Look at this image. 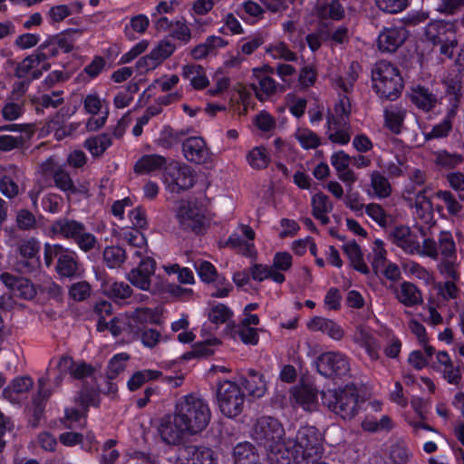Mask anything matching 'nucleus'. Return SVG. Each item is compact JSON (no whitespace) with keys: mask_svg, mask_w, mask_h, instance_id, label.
Returning a JSON list of instances; mask_svg holds the SVG:
<instances>
[{"mask_svg":"<svg viewBox=\"0 0 464 464\" xmlns=\"http://www.w3.org/2000/svg\"><path fill=\"white\" fill-rule=\"evenodd\" d=\"M284 433L272 417H262L254 426L253 437L266 449L269 464H310L323 450V436L314 426L301 427L293 438L284 439Z\"/></svg>","mask_w":464,"mask_h":464,"instance_id":"1","label":"nucleus"},{"mask_svg":"<svg viewBox=\"0 0 464 464\" xmlns=\"http://www.w3.org/2000/svg\"><path fill=\"white\" fill-rule=\"evenodd\" d=\"M211 419L208 402L195 394H188L178 400L174 413L165 416L160 422V433L168 444L180 442L186 434H198L204 430Z\"/></svg>","mask_w":464,"mask_h":464,"instance_id":"2","label":"nucleus"},{"mask_svg":"<svg viewBox=\"0 0 464 464\" xmlns=\"http://www.w3.org/2000/svg\"><path fill=\"white\" fill-rule=\"evenodd\" d=\"M322 401L329 411L344 420H353L364 402L359 388L353 383L324 391Z\"/></svg>","mask_w":464,"mask_h":464,"instance_id":"3","label":"nucleus"},{"mask_svg":"<svg viewBox=\"0 0 464 464\" xmlns=\"http://www.w3.org/2000/svg\"><path fill=\"white\" fill-rule=\"evenodd\" d=\"M372 89L385 100L394 101L401 93L403 80L399 69L386 61L375 63L372 71Z\"/></svg>","mask_w":464,"mask_h":464,"instance_id":"4","label":"nucleus"},{"mask_svg":"<svg viewBox=\"0 0 464 464\" xmlns=\"http://www.w3.org/2000/svg\"><path fill=\"white\" fill-rule=\"evenodd\" d=\"M217 401L221 413L227 418L238 416L244 408L245 395L240 387L230 381L219 382Z\"/></svg>","mask_w":464,"mask_h":464,"instance_id":"5","label":"nucleus"},{"mask_svg":"<svg viewBox=\"0 0 464 464\" xmlns=\"http://www.w3.org/2000/svg\"><path fill=\"white\" fill-rule=\"evenodd\" d=\"M53 256L57 258L56 271L61 277L72 278L78 274L79 263L75 251L63 248L60 245H44V259L47 266Z\"/></svg>","mask_w":464,"mask_h":464,"instance_id":"6","label":"nucleus"},{"mask_svg":"<svg viewBox=\"0 0 464 464\" xmlns=\"http://www.w3.org/2000/svg\"><path fill=\"white\" fill-rule=\"evenodd\" d=\"M138 266L132 268L128 276V280L136 287L143 291L160 292L165 289L163 281H160L152 288V276L155 273L156 263L153 258L144 256L138 258Z\"/></svg>","mask_w":464,"mask_h":464,"instance_id":"7","label":"nucleus"},{"mask_svg":"<svg viewBox=\"0 0 464 464\" xmlns=\"http://www.w3.org/2000/svg\"><path fill=\"white\" fill-rule=\"evenodd\" d=\"M317 370L325 377H346L351 372V360L341 352L322 353L316 362Z\"/></svg>","mask_w":464,"mask_h":464,"instance_id":"8","label":"nucleus"},{"mask_svg":"<svg viewBox=\"0 0 464 464\" xmlns=\"http://www.w3.org/2000/svg\"><path fill=\"white\" fill-rule=\"evenodd\" d=\"M83 108L88 114L99 115L97 118L88 119L86 122L88 131H96L104 126L109 116V103L98 92L92 91L84 97Z\"/></svg>","mask_w":464,"mask_h":464,"instance_id":"9","label":"nucleus"},{"mask_svg":"<svg viewBox=\"0 0 464 464\" xmlns=\"http://www.w3.org/2000/svg\"><path fill=\"white\" fill-rule=\"evenodd\" d=\"M215 451L205 446L188 445L180 448L174 464H218Z\"/></svg>","mask_w":464,"mask_h":464,"instance_id":"10","label":"nucleus"},{"mask_svg":"<svg viewBox=\"0 0 464 464\" xmlns=\"http://www.w3.org/2000/svg\"><path fill=\"white\" fill-rule=\"evenodd\" d=\"M50 68L46 55L38 49L31 55L24 58L16 68V75L19 78L37 79L44 72Z\"/></svg>","mask_w":464,"mask_h":464,"instance_id":"11","label":"nucleus"},{"mask_svg":"<svg viewBox=\"0 0 464 464\" xmlns=\"http://www.w3.org/2000/svg\"><path fill=\"white\" fill-rule=\"evenodd\" d=\"M40 242L34 237L25 238L18 244V253L21 259L16 264V268L22 273H29L40 265L39 260Z\"/></svg>","mask_w":464,"mask_h":464,"instance_id":"12","label":"nucleus"},{"mask_svg":"<svg viewBox=\"0 0 464 464\" xmlns=\"http://www.w3.org/2000/svg\"><path fill=\"white\" fill-rule=\"evenodd\" d=\"M164 181L172 191H179L191 188L195 179L188 166L171 163L164 175Z\"/></svg>","mask_w":464,"mask_h":464,"instance_id":"13","label":"nucleus"},{"mask_svg":"<svg viewBox=\"0 0 464 464\" xmlns=\"http://www.w3.org/2000/svg\"><path fill=\"white\" fill-rule=\"evenodd\" d=\"M352 340L364 350L371 362L380 360V344L372 329L363 324L358 325L352 334Z\"/></svg>","mask_w":464,"mask_h":464,"instance_id":"14","label":"nucleus"},{"mask_svg":"<svg viewBox=\"0 0 464 464\" xmlns=\"http://www.w3.org/2000/svg\"><path fill=\"white\" fill-rule=\"evenodd\" d=\"M389 239L405 253L413 255L420 252V239L407 226H395L389 231Z\"/></svg>","mask_w":464,"mask_h":464,"instance_id":"15","label":"nucleus"},{"mask_svg":"<svg viewBox=\"0 0 464 464\" xmlns=\"http://www.w3.org/2000/svg\"><path fill=\"white\" fill-rule=\"evenodd\" d=\"M459 87H452V91L447 92V98L450 103V109L447 113V117L439 124L435 125L430 132L424 134L426 140L439 139L446 137L452 128L451 119L457 113L459 103Z\"/></svg>","mask_w":464,"mask_h":464,"instance_id":"16","label":"nucleus"},{"mask_svg":"<svg viewBox=\"0 0 464 464\" xmlns=\"http://www.w3.org/2000/svg\"><path fill=\"white\" fill-rule=\"evenodd\" d=\"M177 218L184 229L196 230L203 225V210L195 202L182 201L177 210Z\"/></svg>","mask_w":464,"mask_h":464,"instance_id":"17","label":"nucleus"},{"mask_svg":"<svg viewBox=\"0 0 464 464\" xmlns=\"http://www.w3.org/2000/svg\"><path fill=\"white\" fill-rule=\"evenodd\" d=\"M57 374L54 377V382L58 386L65 373L70 374L75 379H82L89 376L92 372V368L85 362L74 363L72 359L69 356H62L57 362Z\"/></svg>","mask_w":464,"mask_h":464,"instance_id":"18","label":"nucleus"},{"mask_svg":"<svg viewBox=\"0 0 464 464\" xmlns=\"http://www.w3.org/2000/svg\"><path fill=\"white\" fill-rule=\"evenodd\" d=\"M407 36L404 27L384 28L378 35L377 46L382 53H393L404 43Z\"/></svg>","mask_w":464,"mask_h":464,"instance_id":"19","label":"nucleus"},{"mask_svg":"<svg viewBox=\"0 0 464 464\" xmlns=\"http://www.w3.org/2000/svg\"><path fill=\"white\" fill-rule=\"evenodd\" d=\"M23 177L20 169L14 165L2 168L0 172V191L8 198L16 197L20 192L18 182Z\"/></svg>","mask_w":464,"mask_h":464,"instance_id":"20","label":"nucleus"},{"mask_svg":"<svg viewBox=\"0 0 464 464\" xmlns=\"http://www.w3.org/2000/svg\"><path fill=\"white\" fill-rule=\"evenodd\" d=\"M306 327L312 332H321L334 341L344 337V329L333 319L323 316H314L306 323Z\"/></svg>","mask_w":464,"mask_h":464,"instance_id":"21","label":"nucleus"},{"mask_svg":"<svg viewBox=\"0 0 464 464\" xmlns=\"http://www.w3.org/2000/svg\"><path fill=\"white\" fill-rule=\"evenodd\" d=\"M39 48L49 60L60 53L71 52L73 49V39L70 34H58L45 41Z\"/></svg>","mask_w":464,"mask_h":464,"instance_id":"22","label":"nucleus"},{"mask_svg":"<svg viewBox=\"0 0 464 464\" xmlns=\"http://www.w3.org/2000/svg\"><path fill=\"white\" fill-rule=\"evenodd\" d=\"M351 133L349 121H339L335 117H328L326 134L333 143L341 146L348 144L351 140Z\"/></svg>","mask_w":464,"mask_h":464,"instance_id":"23","label":"nucleus"},{"mask_svg":"<svg viewBox=\"0 0 464 464\" xmlns=\"http://www.w3.org/2000/svg\"><path fill=\"white\" fill-rule=\"evenodd\" d=\"M1 280L14 295L24 299H31L36 294L34 286L26 278L16 277L9 273H4L1 275Z\"/></svg>","mask_w":464,"mask_h":464,"instance_id":"24","label":"nucleus"},{"mask_svg":"<svg viewBox=\"0 0 464 464\" xmlns=\"http://www.w3.org/2000/svg\"><path fill=\"white\" fill-rule=\"evenodd\" d=\"M185 158L191 162L199 164L204 162L208 157V150L203 139L199 137H190L187 139L182 145Z\"/></svg>","mask_w":464,"mask_h":464,"instance_id":"25","label":"nucleus"},{"mask_svg":"<svg viewBox=\"0 0 464 464\" xmlns=\"http://www.w3.org/2000/svg\"><path fill=\"white\" fill-rule=\"evenodd\" d=\"M407 115L406 109L401 104H391L383 111L384 125L392 133L402 131L404 120Z\"/></svg>","mask_w":464,"mask_h":464,"instance_id":"26","label":"nucleus"},{"mask_svg":"<svg viewBox=\"0 0 464 464\" xmlns=\"http://www.w3.org/2000/svg\"><path fill=\"white\" fill-rule=\"evenodd\" d=\"M182 77L189 82L191 87L200 91L207 88L209 84L205 69L199 64H185L181 68Z\"/></svg>","mask_w":464,"mask_h":464,"instance_id":"27","label":"nucleus"},{"mask_svg":"<svg viewBox=\"0 0 464 464\" xmlns=\"http://www.w3.org/2000/svg\"><path fill=\"white\" fill-rule=\"evenodd\" d=\"M396 299L406 306H414L422 303L420 290L412 283L402 282L394 289Z\"/></svg>","mask_w":464,"mask_h":464,"instance_id":"28","label":"nucleus"},{"mask_svg":"<svg viewBox=\"0 0 464 464\" xmlns=\"http://www.w3.org/2000/svg\"><path fill=\"white\" fill-rule=\"evenodd\" d=\"M296 404L304 411H313L317 408V391L308 385L295 387L291 391Z\"/></svg>","mask_w":464,"mask_h":464,"instance_id":"29","label":"nucleus"},{"mask_svg":"<svg viewBox=\"0 0 464 464\" xmlns=\"http://www.w3.org/2000/svg\"><path fill=\"white\" fill-rule=\"evenodd\" d=\"M359 69L357 63H352L343 73L333 74L331 81L334 87L340 92H349L358 78Z\"/></svg>","mask_w":464,"mask_h":464,"instance_id":"30","label":"nucleus"},{"mask_svg":"<svg viewBox=\"0 0 464 464\" xmlns=\"http://www.w3.org/2000/svg\"><path fill=\"white\" fill-rule=\"evenodd\" d=\"M454 34V24L442 20L432 21L425 28L426 38L433 44L443 43Z\"/></svg>","mask_w":464,"mask_h":464,"instance_id":"31","label":"nucleus"},{"mask_svg":"<svg viewBox=\"0 0 464 464\" xmlns=\"http://www.w3.org/2000/svg\"><path fill=\"white\" fill-rule=\"evenodd\" d=\"M430 189L423 188L415 197V215L423 223L429 224L433 218V208L430 200Z\"/></svg>","mask_w":464,"mask_h":464,"instance_id":"32","label":"nucleus"},{"mask_svg":"<svg viewBox=\"0 0 464 464\" xmlns=\"http://www.w3.org/2000/svg\"><path fill=\"white\" fill-rule=\"evenodd\" d=\"M167 168V160L158 154L142 156L135 164L134 170L139 174H153Z\"/></svg>","mask_w":464,"mask_h":464,"instance_id":"33","label":"nucleus"},{"mask_svg":"<svg viewBox=\"0 0 464 464\" xmlns=\"http://www.w3.org/2000/svg\"><path fill=\"white\" fill-rule=\"evenodd\" d=\"M122 237L130 246L133 257L141 258L148 256V243L142 233L136 229L128 228L123 232Z\"/></svg>","mask_w":464,"mask_h":464,"instance_id":"34","label":"nucleus"},{"mask_svg":"<svg viewBox=\"0 0 464 464\" xmlns=\"http://www.w3.org/2000/svg\"><path fill=\"white\" fill-rule=\"evenodd\" d=\"M411 102L420 110L429 111L438 103V97L432 93L428 88L416 86L412 88L411 92Z\"/></svg>","mask_w":464,"mask_h":464,"instance_id":"35","label":"nucleus"},{"mask_svg":"<svg viewBox=\"0 0 464 464\" xmlns=\"http://www.w3.org/2000/svg\"><path fill=\"white\" fill-rule=\"evenodd\" d=\"M371 188L367 189V194L377 198H386L392 191L388 179L380 171L374 170L370 175Z\"/></svg>","mask_w":464,"mask_h":464,"instance_id":"36","label":"nucleus"},{"mask_svg":"<svg viewBox=\"0 0 464 464\" xmlns=\"http://www.w3.org/2000/svg\"><path fill=\"white\" fill-rule=\"evenodd\" d=\"M233 458L236 464H259L256 450L248 441L239 442L234 447Z\"/></svg>","mask_w":464,"mask_h":464,"instance_id":"37","label":"nucleus"},{"mask_svg":"<svg viewBox=\"0 0 464 464\" xmlns=\"http://www.w3.org/2000/svg\"><path fill=\"white\" fill-rule=\"evenodd\" d=\"M343 250L350 260L351 266L362 274H368L369 268L363 260L359 245L355 241H347L343 245Z\"/></svg>","mask_w":464,"mask_h":464,"instance_id":"38","label":"nucleus"},{"mask_svg":"<svg viewBox=\"0 0 464 464\" xmlns=\"http://www.w3.org/2000/svg\"><path fill=\"white\" fill-rule=\"evenodd\" d=\"M84 229V226L75 220L59 219L52 226V231L64 238L75 240L80 233Z\"/></svg>","mask_w":464,"mask_h":464,"instance_id":"39","label":"nucleus"},{"mask_svg":"<svg viewBox=\"0 0 464 464\" xmlns=\"http://www.w3.org/2000/svg\"><path fill=\"white\" fill-rule=\"evenodd\" d=\"M33 380L28 376L17 377L5 388L3 395L9 401H14L18 395L27 392L33 387Z\"/></svg>","mask_w":464,"mask_h":464,"instance_id":"40","label":"nucleus"},{"mask_svg":"<svg viewBox=\"0 0 464 464\" xmlns=\"http://www.w3.org/2000/svg\"><path fill=\"white\" fill-rule=\"evenodd\" d=\"M251 277L257 282L271 279L276 284H283L285 276L282 273L274 272L272 266L267 265L255 264L250 267Z\"/></svg>","mask_w":464,"mask_h":464,"instance_id":"41","label":"nucleus"},{"mask_svg":"<svg viewBox=\"0 0 464 464\" xmlns=\"http://www.w3.org/2000/svg\"><path fill=\"white\" fill-rule=\"evenodd\" d=\"M314 217L323 224L329 221L328 213L332 210L333 205L328 197L323 193H317L312 198Z\"/></svg>","mask_w":464,"mask_h":464,"instance_id":"42","label":"nucleus"},{"mask_svg":"<svg viewBox=\"0 0 464 464\" xmlns=\"http://www.w3.org/2000/svg\"><path fill=\"white\" fill-rule=\"evenodd\" d=\"M111 144V137L106 133L92 136L84 141V147L93 157L102 155Z\"/></svg>","mask_w":464,"mask_h":464,"instance_id":"43","label":"nucleus"},{"mask_svg":"<svg viewBox=\"0 0 464 464\" xmlns=\"http://www.w3.org/2000/svg\"><path fill=\"white\" fill-rule=\"evenodd\" d=\"M254 75L258 79V86L256 88V97L260 101L269 99L276 92V82L269 76H259L261 72L259 69L253 70Z\"/></svg>","mask_w":464,"mask_h":464,"instance_id":"44","label":"nucleus"},{"mask_svg":"<svg viewBox=\"0 0 464 464\" xmlns=\"http://www.w3.org/2000/svg\"><path fill=\"white\" fill-rule=\"evenodd\" d=\"M246 162L255 169H266L270 163V155L264 146H256L246 154Z\"/></svg>","mask_w":464,"mask_h":464,"instance_id":"45","label":"nucleus"},{"mask_svg":"<svg viewBox=\"0 0 464 464\" xmlns=\"http://www.w3.org/2000/svg\"><path fill=\"white\" fill-rule=\"evenodd\" d=\"M87 406L82 404L80 409L74 407L66 408L64 425L68 429H77L85 426Z\"/></svg>","mask_w":464,"mask_h":464,"instance_id":"46","label":"nucleus"},{"mask_svg":"<svg viewBox=\"0 0 464 464\" xmlns=\"http://www.w3.org/2000/svg\"><path fill=\"white\" fill-rule=\"evenodd\" d=\"M438 247H439V256H441L440 259H448V258L457 259L456 244L454 242L453 237L450 232L442 231L440 233Z\"/></svg>","mask_w":464,"mask_h":464,"instance_id":"47","label":"nucleus"},{"mask_svg":"<svg viewBox=\"0 0 464 464\" xmlns=\"http://www.w3.org/2000/svg\"><path fill=\"white\" fill-rule=\"evenodd\" d=\"M105 295L115 299H126L131 295V288L123 282L107 280L102 285Z\"/></svg>","mask_w":464,"mask_h":464,"instance_id":"48","label":"nucleus"},{"mask_svg":"<svg viewBox=\"0 0 464 464\" xmlns=\"http://www.w3.org/2000/svg\"><path fill=\"white\" fill-rule=\"evenodd\" d=\"M383 353L389 359H397L401 351V341L392 331H386L382 335Z\"/></svg>","mask_w":464,"mask_h":464,"instance_id":"49","label":"nucleus"},{"mask_svg":"<svg viewBox=\"0 0 464 464\" xmlns=\"http://www.w3.org/2000/svg\"><path fill=\"white\" fill-rule=\"evenodd\" d=\"M160 375V372L155 370L138 371L134 372L128 380L127 387L131 392L136 391L147 382L158 379Z\"/></svg>","mask_w":464,"mask_h":464,"instance_id":"50","label":"nucleus"},{"mask_svg":"<svg viewBox=\"0 0 464 464\" xmlns=\"http://www.w3.org/2000/svg\"><path fill=\"white\" fill-rule=\"evenodd\" d=\"M295 137L304 150L315 149L321 144L320 137L307 128H298Z\"/></svg>","mask_w":464,"mask_h":464,"instance_id":"51","label":"nucleus"},{"mask_svg":"<svg viewBox=\"0 0 464 464\" xmlns=\"http://www.w3.org/2000/svg\"><path fill=\"white\" fill-rule=\"evenodd\" d=\"M244 386L249 395L256 398L262 397L266 390L264 376L258 373H252L245 380Z\"/></svg>","mask_w":464,"mask_h":464,"instance_id":"52","label":"nucleus"},{"mask_svg":"<svg viewBox=\"0 0 464 464\" xmlns=\"http://www.w3.org/2000/svg\"><path fill=\"white\" fill-rule=\"evenodd\" d=\"M438 270L445 280H460L459 264L454 258L440 259Z\"/></svg>","mask_w":464,"mask_h":464,"instance_id":"53","label":"nucleus"},{"mask_svg":"<svg viewBox=\"0 0 464 464\" xmlns=\"http://www.w3.org/2000/svg\"><path fill=\"white\" fill-rule=\"evenodd\" d=\"M233 337L239 339L242 343L248 345H256L258 343L257 329L253 326H246L238 324L233 329Z\"/></svg>","mask_w":464,"mask_h":464,"instance_id":"54","label":"nucleus"},{"mask_svg":"<svg viewBox=\"0 0 464 464\" xmlns=\"http://www.w3.org/2000/svg\"><path fill=\"white\" fill-rule=\"evenodd\" d=\"M403 270L407 276H414L423 281L426 285H433L435 283L432 274L415 262L411 261L405 263L403 265Z\"/></svg>","mask_w":464,"mask_h":464,"instance_id":"55","label":"nucleus"},{"mask_svg":"<svg viewBox=\"0 0 464 464\" xmlns=\"http://www.w3.org/2000/svg\"><path fill=\"white\" fill-rule=\"evenodd\" d=\"M82 5L80 2H75L71 5H58L50 8L47 16L52 23H59L71 15L72 9L77 8L81 10Z\"/></svg>","mask_w":464,"mask_h":464,"instance_id":"56","label":"nucleus"},{"mask_svg":"<svg viewBox=\"0 0 464 464\" xmlns=\"http://www.w3.org/2000/svg\"><path fill=\"white\" fill-rule=\"evenodd\" d=\"M103 259L108 267H119L126 259L125 250L117 246H107L103 251Z\"/></svg>","mask_w":464,"mask_h":464,"instance_id":"57","label":"nucleus"},{"mask_svg":"<svg viewBox=\"0 0 464 464\" xmlns=\"http://www.w3.org/2000/svg\"><path fill=\"white\" fill-rule=\"evenodd\" d=\"M387 251L384 248V244L381 239H375L372 245L370 259L372 266L376 273L382 269L388 262L386 258Z\"/></svg>","mask_w":464,"mask_h":464,"instance_id":"58","label":"nucleus"},{"mask_svg":"<svg viewBox=\"0 0 464 464\" xmlns=\"http://www.w3.org/2000/svg\"><path fill=\"white\" fill-rule=\"evenodd\" d=\"M316 13L321 18L340 20L343 16L344 10L338 1L333 0L329 5H318Z\"/></svg>","mask_w":464,"mask_h":464,"instance_id":"59","label":"nucleus"},{"mask_svg":"<svg viewBox=\"0 0 464 464\" xmlns=\"http://www.w3.org/2000/svg\"><path fill=\"white\" fill-rule=\"evenodd\" d=\"M129 360L130 355L126 353H120L113 355V357L109 361L108 363V378L113 379L117 377L121 372H122L125 370Z\"/></svg>","mask_w":464,"mask_h":464,"instance_id":"60","label":"nucleus"},{"mask_svg":"<svg viewBox=\"0 0 464 464\" xmlns=\"http://www.w3.org/2000/svg\"><path fill=\"white\" fill-rule=\"evenodd\" d=\"M266 53L274 59H282L285 61H294L295 54L283 42H276L269 44Z\"/></svg>","mask_w":464,"mask_h":464,"instance_id":"61","label":"nucleus"},{"mask_svg":"<svg viewBox=\"0 0 464 464\" xmlns=\"http://www.w3.org/2000/svg\"><path fill=\"white\" fill-rule=\"evenodd\" d=\"M435 197L444 202L447 211L450 216L458 217L460 214L462 205L450 191L439 190L435 193Z\"/></svg>","mask_w":464,"mask_h":464,"instance_id":"62","label":"nucleus"},{"mask_svg":"<svg viewBox=\"0 0 464 464\" xmlns=\"http://www.w3.org/2000/svg\"><path fill=\"white\" fill-rule=\"evenodd\" d=\"M459 281L445 280L437 284V289L440 296L445 300H456L460 295V289L457 285Z\"/></svg>","mask_w":464,"mask_h":464,"instance_id":"63","label":"nucleus"},{"mask_svg":"<svg viewBox=\"0 0 464 464\" xmlns=\"http://www.w3.org/2000/svg\"><path fill=\"white\" fill-rule=\"evenodd\" d=\"M390 456L395 464H407L412 457V452L403 441H399L392 446Z\"/></svg>","mask_w":464,"mask_h":464,"instance_id":"64","label":"nucleus"}]
</instances>
